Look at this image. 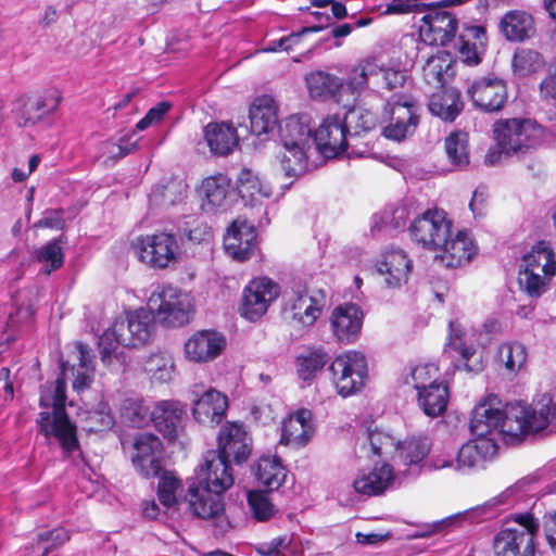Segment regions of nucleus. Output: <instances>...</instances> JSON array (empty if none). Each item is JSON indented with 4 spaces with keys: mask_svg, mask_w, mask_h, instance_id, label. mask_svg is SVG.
<instances>
[{
    "mask_svg": "<svg viewBox=\"0 0 556 556\" xmlns=\"http://www.w3.org/2000/svg\"><path fill=\"white\" fill-rule=\"evenodd\" d=\"M253 440L245 426L237 421L225 422L216 438V459H211V528L223 534L229 521L223 516L225 493L235 482L231 464L241 465L251 456Z\"/></svg>",
    "mask_w": 556,
    "mask_h": 556,
    "instance_id": "obj_1",
    "label": "nucleus"
},
{
    "mask_svg": "<svg viewBox=\"0 0 556 556\" xmlns=\"http://www.w3.org/2000/svg\"><path fill=\"white\" fill-rule=\"evenodd\" d=\"M507 420V404L504 405L495 394L483 397L473 408L470 420V430L476 438L459 448L455 470L467 472L482 467L496 454L497 435L505 440L519 439L521 435H513L505 431Z\"/></svg>",
    "mask_w": 556,
    "mask_h": 556,
    "instance_id": "obj_2",
    "label": "nucleus"
},
{
    "mask_svg": "<svg viewBox=\"0 0 556 556\" xmlns=\"http://www.w3.org/2000/svg\"><path fill=\"white\" fill-rule=\"evenodd\" d=\"M66 383L62 378L40 387L39 407L36 418L38 433L47 441H58L64 454L78 450L77 427L66 413Z\"/></svg>",
    "mask_w": 556,
    "mask_h": 556,
    "instance_id": "obj_3",
    "label": "nucleus"
},
{
    "mask_svg": "<svg viewBox=\"0 0 556 556\" xmlns=\"http://www.w3.org/2000/svg\"><path fill=\"white\" fill-rule=\"evenodd\" d=\"M405 79V73L401 70L383 67L376 59L362 60L350 71L344 81V108L355 105L366 89L375 92L381 89L392 91L403 87Z\"/></svg>",
    "mask_w": 556,
    "mask_h": 556,
    "instance_id": "obj_4",
    "label": "nucleus"
},
{
    "mask_svg": "<svg viewBox=\"0 0 556 556\" xmlns=\"http://www.w3.org/2000/svg\"><path fill=\"white\" fill-rule=\"evenodd\" d=\"M514 520L521 528L506 527L492 540L494 556H535L540 522L532 513L516 514Z\"/></svg>",
    "mask_w": 556,
    "mask_h": 556,
    "instance_id": "obj_5",
    "label": "nucleus"
},
{
    "mask_svg": "<svg viewBox=\"0 0 556 556\" xmlns=\"http://www.w3.org/2000/svg\"><path fill=\"white\" fill-rule=\"evenodd\" d=\"M528 484L526 481H518L517 483L508 486L501 494L488 501L483 505H479L470 509L464 510L462 513L448 516L441 520L420 526L412 536L427 538L432 534L441 533L445 530L459 527L464 522H478L483 518L484 515L490 513L491 508L511 505L516 501L520 500L526 494V491L523 489Z\"/></svg>",
    "mask_w": 556,
    "mask_h": 556,
    "instance_id": "obj_6",
    "label": "nucleus"
},
{
    "mask_svg": "<svg viewBox=\"0 0 556 556\" xmlns=\"http://www.w3.org/2000/svg\"><path fill=\"white\" fill-rule=\"evenodd\" d=\"M508 420L505 431L513 435L536 433L549 424L556 425V402L548 394L541 395L532 406L516 402L507 404Z\"/></svg>",
    "mask_w": 556,
    "mask_h": 556,
    "instance_id": "obj_7",
    "label": "nucleus"
},
{
    "mask_svg": "<svg viewBox=\"0 0 556 556\" xmlns=\"http://www.w3.org/2000/svg\"><path fill=\"white\" fill-rule=\"evenodd\" d=\"M154 320L168 328L181 327L191 319L192 305L187 294L170 285L157 287L148 300Z\"/></svg>",
    "mask_w": 556,
    "mask_h": 556,
    "instance_id": "obj_8",
    "label": "nucleus"
},
{
    "mask_svg": "<svg viewBox=\"0 0 556 556\" xmlns=\"http://www.w3.org/2000/svg\"><path fill=\"white\" fill-rule=\"evenodd\" d=\"M131 248L140 263L152 269H165L179 262L176 236L165 231L137 237Z\"/></svg>",
    "mask_w": 556,
    "mask_h": 556,
    "instance_id": "obj_9",
    "label": "nucleus"
},
{
    "mask_svg": "<svg viewBox=\"0 0 556 556\" xmlns=\"http://www.w3.org/2000/svg\"><path fill=\"white\" fill-rule=\"evenodd\" d=\"M496 144L505 155L525 153L538 147L543 138V128L531 119L510 118L500 121L493 127Z\"/></svg>",
    "mask_w": 556,
    "mask_h": 556,
    "instance_id": "obj_10",
    "label": "nucleus"
},
{
    "mask_svg": "<svg viewBox=\"0 0 556 556\" xmlns=\"http://www.w3.org/2000/svg\"><path fill=\"white\" fill-rule=\"evenodd\" d=\"M418 106L414 98L406 93H394L388 99L382 122L387 123L382 134L386 138L401 141L416 130L419 123Z\"/></svg>",
    "mask_w": 556,
    "mask_h": 556,
    "instance_id": "obj_11",
    "label": "nucleus"
},
{
    "mask_svg": "<svg viewBox=\"0 0 556 556\" xmlns=\"http://www.w3.org/2000/svg\"><path fill=\"white\" fill-rule=\"evenodd\" d=\"M453 223L445 211L440 208H419L416 218L408 227L412 240L428 250H438L444 238L450 235Z\"/></svg>",
    "mask_w": 556,
    "mask_h": 556,
    "instance_id": "obj_12",
    "label": "nucleus"
},
{
    "mask_svg": "<svg viewBox=\"0 0 556 556\" xmlns=\"http://www.w3.org/2000/svg\"><path fill=\"white\" fill-rule=\"evenodd\" d=\"M329 369L336 389L343 397L359 391L368 374L366 357L357 351H348L337 356Z\"/></svg>",
    "mask_w": 556,
    "mask_h": 556,
    "instance_id": "obj_13",
    "label": "nucleus"
},
{
    "mask_svg": "<svg viewBox=\"0 0 556 556\" xmlns=\"http://www.w3.org/2000/svg\"><path fill=\"white\" fill-rule=\"evenodd\" d=\"M280 294V287L268 277L252 279L242 291L240 315L249 321H257Z\"/></svg>",
    "mask_w": 556,
    "mask_h": 556,
    "instance_id": "obj_14",
    "label": "nucleus"
},
{
    "mask_svg": "<svg viewBox=\"0 0 556 556\" xmlns=\"http://www.w3.org/2000/svg\"><path fill=\"white\" fill-rule=\"evenodd\" d=\"M285 311L290 312L291 317L303 326H312L321 314L326 303V294L323 290L308 293L301 282H293L290 291L283 295Z\"/></svg>",
    "mask_w": 556,
    "mask_h": 556,
    "instance_id": "obj_15",
    "label": "nucleus"
},
{
    "mask_svg": "<svg viewBox=\"0 0 556 556\" xmlns=\"http://www.w3.org/2000/svg\"><path fill=\"white\" fill-rule=\"evenodd\" d=\"M349 138H353L352 126L338 114L325 117L314 131L315 147L325 157H334L346 151Z\"/></svg>",
    "mask_w": 556,
    "mask_h": 556,
    "instance_id": "obj_16",
    "label": "nucleus"
},
{
    "mask_svg": "<svg viewBox=\"0 0 556 556\" xmlns=\"http://www.w3.org/2000/svg\"><path fill=\"white\" fill-rule=\"evenodd\" d=\"M413 260L401 248H389L375 263L376 273L388 289H401L413 273Z\"/></svg>",
    "mask_w": 556,
    "mask_h": 556,
    "instance_id": "obj_17",
    "label": "nucleus"
},
{
    "mask_svg": "<svg viewBox=\"0 0 556 556\" xmlns=\"http://www.w3.org/2000/svg\"><path fill=\"white\" fill-rule=\"evenodd\" d=\"M132 465L143 478L159 477L162 472L163 444L152 433H139L134 443Z\"/></svg>",
    "mask_w": 556,
    "mask_h": 556,
    "instance_id": "obj_18",
    "label": "nucleus"
},
{
    "mask_svg": "<svg viewBox=\"0 0 556 556\" xmlns=\"http://www.w3.org/2000/svg\"><path fill=\"white\" fill-rule=\"evenodd\" d=\"M457 18L447 11L431 9L420 20L419 38L428 46H445L456 35Z\"/></svg>",
    "mask_w": 556,
    "mask_h": 556,
    "instance_id": "obj_19",
    "label": "nucleus"
},
{
    "mask_svg": "<svg viewBox=\"0 0 556 556\" xmlns=\"http://www.w3.org/2000/svg\"><path fill=\"white\" fill-rule=\"evenodd\" d=\"M467 93L475 106L488 113L500 111L508 98L505 81L493 75L476 79Z\"/></svg>",
    "mask_w": 556,
    "mask_h": 556,
    "instance_id": "obj_20",
    "label": "nucleus"
},
{
    "mask_svg": "<svg viewBox=\"0 0 556 556\" xmlns=\"http://www.w3.org/2000/svg\"><path fill=\"white\" fill-rule=\"evenodd\" d=\"M224 249L233 260L251 258L258 251L255 227L245 219L233 220L224 236Z\"/></svg>",
    "mask_w": 556,
    "mask_h": 556,
    "instance_id": "obj_21",
    "label": "nucleus"
},
{
    "mask_svg": "<svg viewBox=\"0 0 556 556\" xmlns=\"http://www.w3.org/2000/svg\"><path fill=\"white\" fill-rule=\"evenodd\" d=\"M188 490L182 502L193 517L208 519V456L203 454L194 475L187 479Z\"/></svg>",
    "mask_w": 556,
    "mask_h": 556,
    "instance_id": "obj_22",
    "label": "nucleus"
},
{
    "mask_svg": "<svg viewBox=\"0 0 556 556\" xmlns=\"http://www.w3.org/2000/svg\"><path fill=\"white\" fill-rule=\"evenodd\" d=\"M437 258L447 268H457L469 263L476 254V245L471 236L466 230H458L444 238L441 245H438Z\"/></svg>",
    "mask_w": 556,
    "mask_h": 556,
    "instance_id": "obj_23",
    "label": "nucleus"
},
{
    "mask_svg": "<svg viewBox=\"0 0 556 556\" xmlns=\"http://www.w3.org/2000/svg\"><path fill=\"white\" fill-rule=\"evenodd\" d=\"M396 477L388 463L376 464L374 468L361 470L353 481L356 493L365 496H378L391 489Z\"/></svg>",
    "mask_w": 556,
    "mask_h": 556,
    "instance_id": "obj_24",
    "label": "nucleus"
},
{
    "mask_svg": "<svg viewBox=\"0 0 556 556\" xmlns=\"http://www.w3.org/2000/svg\"><path fill=\"white\" fill-rule=\"evenodd\" d=\"M308 94L314 100H333L344 108V80L325 71H314L305 75Z\"/></svg>",
    "mask_w": 556,
    "mask_h": 556,
    "instance_id": "obj_25",
    "label": "nucleus"
},
{
    "mask_svg": "<svg viewBox=\"0 0 556 556\" xmlns=\"http://www.w3.org/2000/svg\"><path fill=\"white\" fill-rule=\"evenodd\" d=\"M363 311L356 304L344 303L336 307L331 315V327L336 338L342 343L354 342L363 325Z\"/></svg>",
    "mask_w": 556,
    "mask_h": 556,
    "instance_id": "obj_26",
    "label": "nucleus"
},
{
    "mask_svg": "<svg viewBox=\"0 0 556 556\" xmlns=\"http://www.w3.org/2000/svg\"><path fill=\"white\" fill-rule=\"evenodd\" d=\"M312 412L306 408L298 409L283 419L280 443L294 447L304 446L314 433Z\"/></svg>",
    "mask_w": 556,
    "mask_h": 556,
    "instance_id": "obj_27",
    "label": "nucleus"
},
{
    "mask_svg": "<svg viewBox=\"0 0 556 556\" xmlns=\"http://www.w3.org/2000/svg\"><path fill=\"white\" fill-rule=\"evenodd\" d=\"M445 352H456L464 367L469 372H479L483 369L481 356L476 357L477 350L468 333L456 321L450 323V334Z\"/></svg>",
    "mask_w": 556,
    "mask_h": 556,
    "instance_id": "obj_28",
    "label": "nucleus"
},
{
    "mask_svg": "<svg viewBox=\"0 0 556 556\" xmlns=\"http://www.w3.org/2000/svg\"><path fill=\"white\" fill-rule=\"evenodd\" d=\"M419 208V204L412 198H406L397 204L388 205L375 215V227L390 230L404 229L416 218Z\"/></svg>",
    "mask_w": 556,
    "mask_h": 556,
    "instance_id": "obj_29",
    "label": "nucleus"
},
{
    "mask_svg": "<svg viewBox=\"0 0 556 556\" xmlns=\"http://www.w3.org/2000/svg\"><path fill=\"white\" fill-rule=\"evenodd\" d=\"M124 321L125 338L122 339L123 346L137 348L149 341L154 328V316L149 307H141L128 313Z\"/></svg>",
    "mask_w": 556,
    "mask_h": 556,
    "instance_id": "obj_30",
    "label": "nucleus"
},
{
    "mask_svg": "<svg viewBox=\"0 0 556 556\" xmlns=\"http://www.w3.org/2000/svg\"><path fill=\"white\" fill-rule=\"evenodd\" d=\"M283 148H295L308 151L315 146L314 134L308 126L306 116L292 115L279 126Z\"/></svg>",
    "mask_w": 556,
    "mask_h": 556,
    "instance_id": "obj_31",
    "label": "nucleus"
},
{
    "mask_svg": "<svg viewBox=\"0 0 556 556\" xmlns=\"http://www.w3.org/2000/svg\"><path fill=\"white\" fill-rule=\"evenodd\" d=\"M251 131L261 136L275 130L278 124L277 105L273 97H257L250 108Z\"/></svg>",
    "mask_w": 556,
    "mask_h": 556,
    "instance_id": "obj_32",
    "label": "nucleus"
},
{
    "mask_svg": "<svg viewBox=\"0 0 556 556\" xmlns=\"http://www.w3.org/2000/svg\"><path fill=\"white\" fill-rule=\"evenodd\" d=\"M488 36L485 28L481 25L466 27L458 38V52L464 63L478 65L485 51Z\"/></svg>",
    "mask_w": 556,
    "mask_h": 556,
    "instance_id": "obj_33",
    "label": "nucleus"
},
{
    "mask_svg": "<svg viewBox=\"0 0 556 556\" xmlns=\"http://www.w3.org/2000/svg\"><path fill=\"white\" fill-rule=\"evenodd\" d=\"M237 197L240 195L245 205H262L271 195V188L249 168H243L238 176Z\"/></svg>",
    "mask_w": 556,
    "mask_h": 556,
    "instance_id": "obj_34",
    "label": "nucleus"
},
{
    "mask_svg": "<svg viewBox=\"0 0 556 556\" xmlns=\"http://www.w3.org/2000/svg\"><path fill=\"white\" fill-rule=\"evenodd\" d=\"M454 66L455 60L452 54L439 50L427 59L422 67L425 81L433 88H442L454 76Z\"/></svg>",
    "mask_w": 556,
    "mask_h": 556,
    "instance_id": "obj_35",
    "label": "nucleus"
},
{
    "mask_svg": "<svg viewBox=\"0 0 556 556\" xmlns=\"http://www.w3.org/2000/svg\"><path fill=\"white\" fill-rule=\"evenodd\" d=\"M430 451V444L427 438H410L396 443L394 459L400 460L412 475H418L420 463Z\"/></svg>",
    "mask_w": 556,
    "mask_h": 556,
    "instance_id": "obj_36",
    "label": "nucleus"
},
{
    "mask_svg": "<svg viewBox=\"0 0 556 556\" xmlns=\"http://www.w3.org/2000/svg\"><path fill=\"white\" fill-rule=\"evenodd\" d=\"M500 30L507 40L521 42L534 35V21L523 11H509L501 18Z\"/></svg>",
    "mask_w": 556,
    "mask_h": 556,
    "instance_id": "obj_37",
    "label": "nucleus"
},
{
    "mask_svg": "<svg viewBox=\"0 0 556 556\" xmlns=\"http://www.w3.org/2000/svg\"><path fill=\"white\" fill-rule=\"evenodd\" d=\"M184 412L179 402L162 401L152 410L151 420L165 438L175 439Z\"/></svg>",
    "mask_w": 556,
    "mask_h": 556,
    "instance_id": "obj_38",
    "label": "nucleus"
},
{
    "mask_svg": "<svg viewBox=\"0 0 556 556\" xmlns=\"http://www.w3.org/2000/svg\"><path fill=\"white\" fill-rule=\"evenodd\" d=\"M432 115L444 122H453L463 110L459 92L454 88L443 89L433 93L428 103Z\"/></svg>",
    "mask_w": 556,
    "mask_h": 556,
    "instance_id": "obj_39",
    "label": "nucleus"
},
{
    "mask_svg": "<svg viewBox=\"0 0 556 556\" xmlns=\"http://www.w3.org/2000/svg\"><path fill=\"white\" fill-rule=\"evenodd\" d=\"M520 270L552 278L556 273L554 251L544 242H540L523 256Z\"/></svg>",
    "mask_w": 556,
    "mask_h": 556,
    "instance_id": "obj_40",
    "label": "nucleus"
},
{
    "mask_svg": "<svg viewBox=\"0 0 556 556\" xmlns=\"http://www.w3.org/2000/svg\"><path fill=\"white\" fill-rule=\"evenodd\" d=\"M327 363L328 355L323 349H312L299 354L295 358V371L303 387L311 386Z\"/></svg>",
    "mask_w": 556,
    "mask_h": 556,
    "instance_id": "obj_41",
    "label": "nucleus"
},
{
    "mask_svg": "<svg viewBox=\"0 0 556 556\" xmlns=\"http://www.w3.org/2000/svg\"><path fill=\"white\" fill-rule=\"evenodd\" d=\"M527 358L526 346L517 341L502 343L495 354L496 364L509 376L517 375L526 366Z\"/></svg>",
    "mask_w": 556,
    "mask_h": 556,
    "instance_id": "obj_42",
    "label": "nucleus"
},
{
    "mask_svg": "<svg viewBox=\"0 0 556 556\" xmlns=\"http://www.w3.org/2000/svg\"><path fill=\"white\" fill-rule=\"evenodd\" d=\"M255 476L268 490H278L287 478V470L277 456L263 455L256 463Z\"/></svg>",
    "mask_w": 556,
    "mask_h": 556,
    "instance_id": "obj_43",
    "label": "nucleus"
},
{
    "mask_svg": "<svg viewBox=\"0 0 556 556\" xmlns=\"http://www.w3.org/2000/svg\"><path fill=\"white\" fill-rule=\"evenodd\" d=\"M238 146L239 136L231 123H211V154L226 156Z\"/></svg>",
    "mask_w": 556,
    "mask_h": 556,
    "instance_id": "obj_44",
    "label": "nucleus"
},
{
    "mask_svg": "<svg viewBox=\"0 0 556 556\" xmlns=\"http://www.w3.org/2000/svg\"><path fill=\"white\" fill-rule=\"evenodd\" d=\"M447 402L448 390L443 382L433 380L427 389L418 393V403L424 413L430 417H437L444 413Z\"/></svg>",
    "mask_w": 556,
    "mask_h": 556,
    "instance_id": "obj_45",
    "label": "nucleus"
},
{
    "mask_svg": "<svg viewBox=\"0 0 556 556\" xmlns=\"http://www.w3.org/2000/svg\"><path fill=\"white\" fill-rule=\"evenodd\" d=\"M237 202V191L227 175L211 176V207L220 212L229 210Z\"/></svg>",
    "mask_w": 556,
    "mask_h": 556,
    "instance_id": "obj_46",
    "label": "nucleus"
},
{
    "mask_svg": "<svg viewBox=\"0 0 556 556\" xmlns=\"http://www.w3.org/2000/svg\"><path fill=\"white\" fill-rule=\"evenodd\" d=\"M358 445L361 453L368 458L395 452L396 447L394 439L389 433L379 430H368L358 438Z\"/></svg>",
    "mask_w": 556,
    "mask_h": 556,
    "instance_id": "obj_47",
    "label": "nucleus"
},
{
    "mask_svg": "<svg viewBox=\"0 0 556 556\" xmlns=\"http://www.w3.org/2000/svg\"><path fill=\"white\" fill-rule=\"evenodd\" d=\"M152 412L140 399H125L121 405V419L128 427L141 428L151 420Z\"/></svg>",
    "mask_w": 556,
    "mask_h": 556,
    "instance_id": "obj_48",
    "label": "nucleus"
},
{
    "mask_svg": "<svg viewBox=\"0 0 556 556\" xmlns=\"http://www.w3.org/2000/svg\"><path fill=\"white\" fill-rule=\"evenodd\" d=\"M62 240L63 237H61L60 239L50 240L45 245L38 248L35 251L34 257L37 262L43 264L41 273H43L45 275H50L52 271L63 266L64 254L62 251V247L60 245Z\"/></svg>",
    "mask_w": 556,
    "mask_h": 556,
    "instance_id": "obj_49",
    "label": "nucleus"
},
{
    "mask_svg": "<svg viewBox=\"0 0 556 556\" xmlns=\"http://www.w3.org/2000/svg\"><path fill=\"white\" fill-rule=\"evenodd\" d=\"M447 159L452 165L464 168L469 164L468 135L455 131L445 138L444 142Z\"/></svg>",
    "mask_w": 556,
    "mask_h": 556,
    "instance_id": "obj_50",
    "label": "nucleus"
},
{
    "mask_svg": "<svg viewBox=\"0 0 556 556\" xmlns=\"http://www.w3.org/2000/svg\"><path fill=\"white\" fill-rule=\"evenodd\" d=\"M248 505L252 517L264 522L269 520L277 513V508L273 504L269 494L260 490H251L248 492Z\"/></svg>",
    "mask_w": 556,
    "mask_h": 556,
    "instance_id": "obj_51",
    "label": "nucleus"
},
{
    "mask_svg": "<svg viewBox=\"0 0 556 556\" xmlns=\"http://www.w3.org/2000/svg\"><path fill=\"white\" fill-rule=\"evenodd\" d=\"M125 338V321L124 319H116L111 328L106 329L99 338V350L102 362H106L115 353L118 345L122 344V339Z\"/></svg>",
    "mask_w": 556,
    "mask_h": 556,
    "instance_id": "obj_52",
    "label": "nucleus"
},
{
    "mask_svg": "<svg viewBox=\"0 0 556 556\" xmlns=\"http://www.w3.org/2000/svg\"><path fill=\"white\" fill-rule=\"evenodd\" d=\"M543 64V58L538 51L526 48L516 50L511 62L514 73L519 76L535 73Z\"/></svg>",
    "mask_w": 556,
    "mask_h": 556,
    "instance_id": "obj_53",
    "label": "nucleus"
},
{
    "mask_svg": "<svg viewBox=\"0 0 556 556\" xmlns=\"http://www.w3.org/2000/svg\"><path fill=\"white\" fill-rule=\"evenodd\" d=\"M307 152L295 148H285L280 165L287 177H298L308 169Z\"/></svg>",
    "mask_w": 556,
    "mask_h": 556,
    "instance_id": "obj_54",
    "label": "nucleus"
},
{
    "mask_svg": "<svg viewBox=\"0 0 556 556\" xmlns=\"http://www.w3.org/2000/svg\"><path fill=\"white\" fill-rule=\"evenodd\" d=\"M439 367L434 363L418 364L410 368L405 377V383L412 384L414 389L422 391L428 388L431 381H438Z\"/></svg>",
    "mask_w": 556,
    "mask_h": 556,
    "instance_id": "obj_55",
    "label": "nucleus"
},
{
    "mask_svg": "<svg viewBox=\"0 0 556 556\" xmlns=\"http://www.w3.org/2000/svg\"><path fill=\"white\" fill-rule=\"evenodd\" d=\"M33 109V99L25 93L18 94L12 101V115L18 127L35 125L39 122V115Z\"/></svg>",
    "mask_w": 556,
    "mask_h": 556,
    "instance_id": "obj_56",
    "label": "nucleus"
},
{
    "mask_svg": "<svg viewBox=\"0 0 556 556\" xmlns=\"http://www.w3.org/2000/svg\"><path fill=\"white\" fill-rule=\"evenodd\" d=\"M185 354L189 361L204 363L208 359V330L202 329L185 343Z\"/></svg>",
    "mask_w": 556,
    "mask_h": 556,
    "instance_id": "obj_57",
    "label": "nucleus"
},
{
    "mask_svg": "<svg viewBox=\"0 0 556 556\" xmlns=\"http://www.w3.org/2000/svg\"><path fill=\"white\" fill-rule=\"evenodd\" d=\"M180 488V480L172 471H163L157 486V497L160 503L170 508L178 504L177 490Z\"/></svg>",
    "mask_w": 556,
    "mask_h": 556,
    "instance_id": "obj_58",
    "label": "nucleus"
},
{
    "mask_svg": "<svg viewBox=\"0 0 556 556\" xmlns=\"http://www.w3.org/2000/svg\"><path fill=\"white\" fill-rule=\"evenodd\" d=\"M549 279L539 274L519 270L518 283L528 296L538 299L547 290Z\"/></svg>",
    "mask_w": 556,
    "mask_h": 556,
    "instance_id": "obj_59",
    "label": "nucleus"
},
{
    "mask_svg": "<svg viewBox=\"0 0 556 556\" xmlns=\"http://www.w3.org/2000/svg\"><path fill=\"white\" fill-rule=\"evenodd\" d=\"M190 401L192 405L193 418L203 424L208 418V387L204 383H198L190 390Z\"/></svg>",
    "mask_w": 556,
    "mask_h": 556,
    "instance_id": "obj_60",
    "label": "nucleus"
},
{
    "mask_svg": "<svg viewBox=\"0 0 556 556\" xmlns=\"http://www.w3.org/2000/svg\"><path fill=\"white\" fill-rule=\"evenodd\" d=\"M344 118L349 126H352V135L357 136L361 131L370 130L375 126V116L369 111L355 109L354 105L346 108Z\"/></svg>",
    "mask_w": 556,
    "mask_h": 556,
    "instance_id": "obj_61",
    "label": "nucleus"
},
{
    "mask_svg": "<svg viewBox=\"0 0 556 556\" xmlns=\"http://www.w3.org/2000/svg\"><path fill=\"white\" fill-rule=\"evenodd\" d=\"M155 380L160 382H167L173 377L174 362L170 357H165L161 354L151 355L147 362V368Z\"/></svg>",
    "mask_w": 556,
    "mask_h": 556,
    "instance_id": "obj_62",
    "label": "nucleus"
},
{
    "mask_svg": "<svg viewBox=\"0 0 556 556\" xmlns=\"http://www.w3.org/2000/svg\"><path fill=\"white\" fill-rule=\"evenodd\" d=\"M62 93L58 89L47 90L33 100V109L39 115V121L54 113L62 102Z\"/></svg>",
    "mask_w": 556,
    "mask_h": 556,
    "instance_id": "obj_63",
    "label": "nucleus"
},
{
    "mask_svg": "<svg viewBox=\"0 0 556 556\" xmlns=\"http://www.w3.org/2000/svg\"><path fill=\"white\" fill-rule=\"evenodd\" d=\"M89 420L92 424L89 428L90 431L110 429L115 424L114 416L111 414L108 405L102 403L99 405V409L90 413Z\"/></svg>",
    "mask_w": 556,
    "mask_h": 556,
    "instance_id": "obj_64",
    "label": "nucleus"
}]
</instances>
